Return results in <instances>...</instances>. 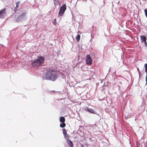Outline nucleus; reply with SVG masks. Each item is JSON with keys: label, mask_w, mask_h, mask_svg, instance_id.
Masks as SVG:
<instances>
[{"label": "nucleus", "mask_w": 147, "mask_h": 147, "mask_svg": "<svg viewBox=\"0 0 147 147\" xmlns=\"http://www.w3.org/2000/svg\"><path fill=\"white\" fill-rule=\"evenodd\" d=\"M20 1H18L16 3V7H15V8L14 9V13H16L17 11H18V9L19 7V5H20Z\"/></svg>", "instance_id": "0eeeda50"}, {"label": "nucleus", "mask_w": 147, "mask_h": 147, "mask_svg": "<svg viewBox=\"0 0 147 147\" xmlns=\"http://www.w3.org/2000/svg\"><path fill=\"white\" fill-rule=\"evenodd\" d=\"M53 24H54V25H55L56 24V20L55 19L54 20V21L53 22Z\"/></svg>", "instance_id": "aec40b11"}, {"label": "nucleus", "mask_w": 147, "mask_h": 147, "mask_svg": "<svg viewBox=\"0 0 147 147\" xmlns=\"http://www.w3.org/2000/svg\"><path fill=\"white\" fill-rule=\"evenodd\" d=\"M26 13H24L20 15L19 16L22 18V20L23 19L24 17L26 16Z\"/></svg>", "instance_id": "ddd939ff"}, {"label": "nucleus", "mask_w": 147, "mask_h": 147, "mask_svg": "<svg viewBox=\"0 0 147 147\" xmlns=\"http://www.w3.org/2000/svg\"><path fill=\"white\" fill-rule=\"evenodd\" d=\"M144 42V44L145 46L146 47L147 46V43L146 42H146Z\"/></svg>", "instance_id": "4be33fe9"}, {"label": "nucleus", "mask_w": 147, "mask_h": 147, "mask_svg": "<svg viewBox=\"0 0 147 147\" xmlns=\"http://www.w3.org/2000/svg\"><path fill=\"white\" fill-rule=\"evenodd\" d=\"M5 8H3L0 10V16L1 18H3L5 16L6 13L5 12Z\"/></svg>", "instance_id": "39448f33"}, {"label": "nucleus", "mask_w": 147, "mask_h": 147, "mask_svg": "<svg viewBox=\"0 0 147 147\" xmlns=\"http://www.w3.org/2000/svg\"><path fill=\"white\" fill-rule=\"evenodd\" d=\"M145 15L146 17H147V9H146L144 10Z\"/></svg>", "instance_id": "6ab92c4d"}, {"label": "nucleus", "mask_w": 147, "mask_h": 147, "mask_svg": "<svg viewBox=\"0 0 147 147\" xmlns=\"http://www.w3.org/2000/svg\"><path fill=\"white\" fill-rule=\"evenodd\" d=\"M59 0H55L54 1V5L55 6L57 5L59 2Z\"/></svg>", "instance_id": "2eb2a0df"}, {"label": "nucleus", "mask_w": 147, "mask_h": 147, "mask_svg": "<svg viewBox=\"0 0 147 147\" xmlns=\"http://www.w3.org/2000/svg\"><path fill=\"white\" fill-rule=\"evenodd\" d=\"M63 135H64V137L67 140H68L69 139V135L67 133L66 134H65Z\"/></svg>", "instance_id": "9b49d317"}, {"label": "nucleus", "mask_w": 147, "mask_h": 147, "mask_svg": "<svg viewBox=\"0 0 147 147\" xmlns=\"http://www.w3.org/2000/svg\"><path fill=\"white\" fill-rule=\"evenodd\" d=\"M144 67L145 68V71L146 72H147V63L144 64Z\"/></svg>", "instance_id": "a211bd4d"}, {"label": "nucleus", "mask_w": 147, "mask_h": 147, "mask_svg": "<svg viewBox=\"0 0 147 147\" xmlns=\"http://www.w3.org/2000/svg\"><path fill=\"white\" fill-rule=\"evenodd\" d=\"M86 62L87 64L89 65H91L92 63V60L89 55H87L86 56Z\"/></svg>", "instance_id": "20e7f679"}, {"label": "nucleus", "mask_w": 147, "mask_h": 147, "mask_svg": "<svg viewBox=\"0 0 147 147\" xmlns=\"http://www.w3.org/2000/svg\"><path fill=\"white\" fill-rule=\"evenodd\" d=\"M58 74L54 69H50L47 70L45 74V78L46 80L54 81L57 79Z\"/></svg>", "instance_id": "f257e3e1"}, {"label": "nucleus", "mask_w": 147, "mask_h": 147, "mask_svg": "<svg viewBox=\"0 0 147 147\" xmlns=\"http://www.w3.org/2000/svg\"><path fill=\"white\" fill-rule=\"evenodd\" d=\"M66 126V124L64 122L62 123L60 125V127L61 128H64Z\"/></svg>", "instance_id": "4468645a"}, {"label": "nucleus", "mask_w": 147, "mask_h": 147, "mask_svg": "<svg viewBox=\"0 0 147 147\" xmlns=\"http://www.w3.org/2000/svg\"><path fill=\"white\" fill-rule=\"evenodd\" d=\"M85 110L87 111L89 113H92V114H95V111L93 109H89V108H88L85 109Z\"/></svg>", "instance_id": "423d86ee"}, {"label": "nucleus", "mask_w": 147, "mask_h": 147, "mask_svg": "<svg viewBox=\"0 0 147 147\" xmlns=\"http://www.w3.org/2000/svg\"><path fill=\"white\" fill-rule=\"evenodd\" d=\"M146 81L147 83V72H146Z\"/></svg>", "instance_id": "412c9836"}, {"label": "nucleus", "mask_w": 147, "mask_h": 147, "mask_svg": "<svg viewBox=\"0 0 147 147\" xmlns=\"http://www.w3.org/2000/svg\"><path fill=\"white\" fill-rule=\"evenodd\" d=\"M67 143L68 145L70 147H73V144L71 141L70 140H67Z\"/></svg>", "instance_id": "1a4fd4ad"}, {"label": "nucleus", "mask_w": 147, "mask_h": 147, "mask_svg": "<svg viewBox=\"0 0 147 147\" xmlns=\"http://www.w3.org/2000/svg\"><path fill=\"white\" fill-rule=\"evenodd\" d=\"M137 69H138V71H139V74H140V71L139 69L138 68H137Z\"/></svg>", "instance_id": "b1692460"}, {"label": "nucleus", "mask_w": 147, "mask_h": 147, "mask_svg": "<svg viewBox=\"0 0 147 147\" xmlns=\"http://www.w3.org/2000/svg\"><path fill=\"white\" fill-rule=\"evenodd\" d=\"M63 135L67 133L66 130L65 128L63 129Z\"/></svg>", "instance_id": "f3484780"}, {"label": "nucleus", "mask_w": 147, "mask_h": 147, "mask_svg": "<svg viewBox=\"0 0 147 147\" xmlns=\"http://www.w3.org/2000/svg\"><path fill=\"white\" fill-rule=\"evenodd\" d=\"M22 20V18H21L20 17H19V16L16 20V22H19Z\"/></svg>", "instance_id": "f8f14e48"}, {"label": "nucleus", "mask_w": 147, "mask_h": 147, "mask_svg": "<svg viewBox=\"0 0 147 147\" xmlns=\"http://www.w3.org/2000/svg\"><path fill=\"white\" fill-rule=\"evenodd\" d=\"M81 147H84L83 145L82 144H81Z\"/></svg>", "instance_id": "5701e85b"}, {"label": "nucleus", "mask_w": 147, "mask_h": 147, "mask_svg": "<svg viewBox=\"0 0 147 147\" xmlns=\"http://www.w3.org/2000/svg\"><path fill=\"white\" fill-rule=\"evenodd\" d=\"M66 9V5L65 4L62 5L60 8L59 11V16H62L64 14L65 10Z\"/></svg>", "instance_id": "7ed1b4c3"}, {"label": "nucleus", "mask_w": 147, "mask_h": 147, "mask_svg": "<svg viewBox=\"0 0 147 147\" xmlns=\"http://www.w3.org/2000/svg\"><path fill=\"white\" fill-rule=\"evenodd\" d=\"M80 35L79 34H78L77 36L76 37V39L77 41H78L80 40Z\"/></svg>", "instance_id": "dca6fc26"}, {"label": "nucleus", "mask_w": 147, "mask_h": 147, "mask_svg": "<svg viewBox=\"0 0 147 147\" xmlns=\"http://www.w3.org/2000/svg\"><path fill=\"white\" fill-rule=\"evenodd\" d=\"M140 37L141 40V42H146V36H141Z\"/></svg>", "instance_id": "6e6552de"}, {"label": "nucleus", "mask_w": 147, "mask_h": 147, "mask_svg": "<svg viewBox=\"0 0 147 147\" xmlns=\"http://www.w3.org/2000/svg\"><path fill=\"white\" fill-rule=\"evenodd\" d=\"M59 121L60 122H65V118L63 117H61L59 119Z\"/></svg>", "instance_id": "9d476101"}, {"label": "nucleus", "mask_w": 147, "mask_h": 147, "mask_svg": "<svg viewBox=\"0 0 147 147\" xmlns=\"http://www.w3.org/2000/svg\"><path fill=\"white\" fill-rule=\"evenodd\" d=\"M44 61L45 59L43 57L38 56L37 59H34L31 62V64L32 66L37 67L43 64Z\"/></svg>", "instance_id": "f03ea898"}]
</instances>
